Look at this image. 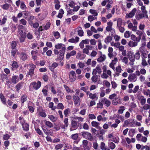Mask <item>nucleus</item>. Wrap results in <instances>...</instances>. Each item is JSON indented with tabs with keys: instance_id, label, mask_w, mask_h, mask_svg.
I'll list each match as a JSON object with an SVG mask.
<instances>
[{
	"instance_id": "nucleus-1",
	"label": "nucleus",
	"mask_w": 150,
	"mask_h": 150,
	"mask_svg": "<svg viewBox=\"0 0 150 150\" xmlns=\"http://www.w3.org/2000/svg\"><path fill=\"white\" fill-rule=\"evenodd\" d=\"M55 47L57 49H60V54L57 56V58L55 59L56 61H57L58 60H62L64 58L65 51L66 48L65 45L62 43L58 44L55 45Z\"/></svg>"
},
{
	"instance_id": "nucleus-2",
	"label": "nucleus",
	"mask_w": 150,
	"mask_h": 150,
	"mask_svg": "<svg viewBox=\"0 0 150 150\" xmlns=\"http://www.w3.org/2000/svg\"><path fill=\"white\" fill-rule=\"evenodd\" d=\"M30 67V69L28 72L27 74V76L28 77L29 76H30L32 77L34 73V70L36 67V66L33 64H29Z\"/></svg>"
},
{
	"instance_id": "nucleus-3",
	"label": "nucleus",
	"mask_w": 150,
	"mask_h": 150,
	"mask_svg": "<svg viewBox=\"0 0 150 150\" xmlns=\"http://www.w3.org/2000/svg\"><path fill=\"white\" fill-rule=\"evenodd\" d=\"M82 136L85 138L91 141L93 139V136L90 133L87 132H82Z\"/></svg>"
},
{
	"instance_id": "nucleus-4",
	"label": "nucleus",
	"mask_w": 150,
	"mask_h": 150,
	"mask_svg": "<svg viewBox=\"0 0 150 150\" xmlns=\"http://www.w3.org/2000/svg\"><path fill=\"white\" fill-rule=\"evenodd\" d=\"M79 125L77 122L74 120H72L71 121V127L70 128V130L72 131L76 130L79 127Z\"/></svg>"
},
{
	"instance_id": "nucleus-5",
	"label": "nucleus",
	"mask_w": 150,
	"mask_h": 150,
	"mask_svg": "<svg viewBox=\"0 0 150 150\" xmlns=\"http://www.w3.org/2000/svg\"><path fill=\"white\" fill-rule=\"evenodd\" d=\"M41 83L40 81H38L37 83L34 81L31 83L30 84V86H32L34 89L37 90L41 86Z\"/></svg>"
},
{
	"instance_id": "nucleus-6",
	"label": "nucleus",
	"mask_w": 150,
	"mask_h": 150,
	"mask_svg": "<svg viewBox=\"0 0 150 150\" xmlns=\"http://www.w3.org/2000/svg\"><path fill=\"white\" fill-rule=\"evenodd\" d=\"M69 79L71 82H74L76 80V76L74 71H71L69 72Z\"/></svg>"
},
{
	"instance_id": "nucleus-7",
	"label": "nucleus",
	"mask_w": 150,
	"mask_h": 150,
	"mask_svg": "<svg viewBox=\"0 0 150 150\" xmlns=\"http://www.w3.org/2000/svg\"><path fill=\"white\" fill-rule=\"evenodd\" d=\"M135 18L137 20H139L143 18H147L148 16L147 14H146L143 13L136 14L135 15Z\"/></svg>"
},
{
	"instance_id": "nucleus-8",
	"label": "nucleus",
	"mask_w": 150,
	"mask_h": 150,
	"mask_svg": "<svg viewBox=\"0 0 150 150\" xmlns=\"http://www.w3.org/2000/svg\"><path fill=\"white\" fill-rule=\"evenodd\" d=\"M124 123L126 125H128L129 127H133L134 126V122L133 119H128L125 120Z\"/></svg>"
},
{
	"instance_id": "nucleus-9",
	"label": "nucleus",
	"mask_w": 150,
	"mask_h": 150,
	"mask_svg": "<svg viewBox=\"0 0 150 150\" xmlns=\"http://www.w3.org/2000/svg\"><path fill=\"white\" fill-rule=\"evenodd\" d=\"M137 11V10L136 8H133L129 13L126 14V17L127 18L133 17L134 16Z\"/></svg>"
},
{
	"instance_id": "nucleus-10",
	"label": "nucleus",
	"mask_w": 150,
	"mask_h": 150,
	"mask_svg": "<svg viewBox=\"0 0 150 150\" xmlns=\"http://www.w3.org/2000/svg\"><path fill=\"white\" fill-rule=\"evenodd\" d=\"M128 79L130 81L135 82L137 80V77L135 74H132L129 75Z\"/></svg>"
},
{
	"instance_id": "nucleus-11",
	"label": "nucleus",
	"mask_w": 150,
	"mask_h": 150,
	"mask_svg": "<svg viewBox=\"0 0 150 150\" xmlns=\"http://www.w3.org/2000/svg\"><path fill=\"white\" fill-rule=\"evenodd\" d=\"M102 102L103 103V104L105 105L107 107H109L111 104L110 101L105 98H104L102 99Z\"/></svg>"
},
{
	"instance_id": "nucleus-12",
	"label": "nucleus",
	"mask_w": 150,
	"mask_h": 150,
	"mask_svg": "<svg viewBox=\"0 0 150 150\" xmlns=\"http://www.w3.org/2000/svg\"><path fill=\"white\" fill-rule=\"evenodd\" d=\"M73 98L74 104L79 105L81 103V100L79 97L78 96H74Z\"/></svg>"
},
{
	"instance_id": "nucleus-13",
	"label": "nucleus",
	"mask_w": 150,
	"mask_h": 150,
	"mask_svg": "<svg viewBox=\"0 0 150 150\" xmlns=\"http://www.w3.org/2000/svg\"><path fill=\"white\" fill-rule=\"evenodd\" d=\"M91 125L92 126L95 127L97 129H101L102 127L100 126V123L97 122L93 121L91 122Z\"/></svg>"
},
{
	"instance_id": "nucleus-14",
	"label": "nucleus",
	"mask_w": 150,
	"mask_h": 150,
	"mask_svg": "<svg viewBox=\"0 0 150 150\" xmlns=\"http://www.w3.org/2000/svg\"><path fill=\"white\" fill-rule=\"evenodd\" d=\"M19 57L23 61H25L28 58V55L24 52H21L19 54Z\"/></svg>"
},
{
	"instance_id": "nucleus-15",
	"label": "nucleus",
	"mask_w": 150,
	"mask_h": 150,
	"mask_svg": "<svg viewBox=\"0 0 150 150\" xmlns=\"http://www.w3.org/2000/svg\"><path fill=\"white\" fill-rule=\"evenodd\" d=\"M122 100L120 99L119 97H116L113 100L112 103L113 105H116L118 104H120L121 103Z\"/></svg>"
},
{
	"instance_id": "nucleus-16",
	"label": "nucleus",
	"mask_w": 150,
	"mask_h": 150,
	"mask_svg": "<svg viewBox=\"0 0 150 150\" xmlns=\"http://www.w3.org/2000/svg\"><path fill=\"white\" fill-rule=\"evenodd\" d=\"M42 129L44 133L47 136L52 135V133L49 130H48L46 127L44 126H42Z\"/></svg>"
},
{
	"instance_id": "nucleus-17",
	"label": "nucleus",
	"mask_w": 150,
	"mask_h": 150,
	"mask_svg": "<svg viewBox=\"0 0 150 150\" xmlns=\"http://www.w3.org/2000/svg\"><path fill=\"white\" fill-rule=\"evenodd\" d=\"M88 142L86 140H84L83 141V146L84 150H89L90 148L88 146Z\"/></svg>"
},
{
	"instance_id": "nucleus-18",
	"label": "nucleus",
	"mask_w": 150,
	"mask_h": 150,
	"mask_svg": "<svg viewBox=\"0 0 150 150\" xmlns=\"http://www.w3.org/2000/svg\"><path fill=\"white\" fill-rule=\"evenodd\" d=\"M18 76H13L11 79V81L12 83L14 84L16 83L18 81Z\"/></svg>"
},
{
	"instance_id": "nucleus-19",
	"label": "nucleus",
	"mask_w": 150,
	"mask_h": 150,
	"mask_svg": "<svg viewBox=\"0 0 150 150\" xmlns=\"http://www.w3.org/2000/svg\"><path fill=\"white\" fill-rule=\"evenodd\" d=\"M85 56V55L84 54H82L81 52H79L77 54L76 56V58L77 59L82 60L84 59Z\"/></svg>"
},
{
	"instance_id": "nucleus-20",
	"label": "nucleus",
	"mask_w": 150,
	"mask_h": 150,
	"mask_svg": "<svg viewBox=\"0 0 150 150\" xmlns=\"http://www.w3.org/2000/svg\"><path fill=\"white\" fill-rule=\"evenodd\" d=\"M38 53V52L37 51L33 50L31 52V55L32 56V58L34 60H35L37 58V54Z\"/></svg>"
},
{
	"instance_id": "nucleus-21",
	"label": "nucleus",
	"mask_w": 150,
	"mask_h": 150,
	"mask_svg": "<svg viewBox=\"0 0 150 150\" xmlns=\"http://www.w3.org/2000/svg\"><path fill=\"white\" fill-rule=\"evenodd\" d=\"M76 54V51L75 50H73L70 53H67L66 55L67 59H69L72 56H74Z\"/></svg>"
},
{
	"instance_id": "nucleus-22",
	"label": "nucleus",
	"mask_w": 150,
	"mask_h": 150,
	"mask_svg": "<svg viewBox=\"0 0 150 150\" xmlns=\"http://www.w3.org/2000/svg\"><path fill=\"white\" fill-rule=\"evenodd\" d=\"M131 38L133 41L138 42H139L141 38H137L134 35L132 34L131 35Z\"/></svg>"
},
{
	"instance_id": "nucleus-23",
	"label": "nucleus",
	"mask_w": 150,
	"mask_h": 150,
	"mask_svg": "<svg viewBox=\"0 0 150 150\" xmlns=\"http://www.w3.org/2000/svg\"><path fill=\"white\" fill-rule=\"evenodd\" d=\"M0 98L3 104L8 106L6 103V99L4 96L2 94H0Z\"/></svg>"
},
{
	"instance_id": "nucleus-24",
	"label": "nucleus",
	"mask_w": 150,
	"mask_h": 150,
	"mask_svg": "<svg viewBox=\"0 0 150 150\" xmlns=\"http://www.w3.org/2000/svg\"><path fill=\"white\" fill-rule=\"evenodd\" d=\"M79 37L76 36L75 38V39L71 38L69 39L68 41L70 42L71 43H76L79 42Z\"/></svg>"
},
{
	"instance_id": "nucleus-25",
	"label": "nucleus",
	"mask_w": 150,
	"mask_h": 150,
	"mask_svg": "<svg viewBox=\"0 0 150 150\" xmlns=\"http://www.w3.org/2000/svg\"><path fill=\"white\" fill-rule=\"evenodd\" d=\"M99 79V76H93L91 78V81L94 83L98 81Z\"/></svg>"
},
{
	"instance_id": "nucleus-26",
	"label": "nucleus",
	"mask_w": 150,
	"mask_h": 150,
	"mask_svg": "<svg viewBox=\"0 0 150 150\" xmlns=\"http://www.w3.org/2000/svg\"><path fill=\"white\" fill-rule=\"evenodd\" d=\"M22 83H19L17 84L15 86L16 91L18 92H19V90L21 89L22 86Z\"/></svg>"
},
{
	"instance_id": "nucleus-27",
	"label": "nucleus",
	"mask_w": 150,
	"mask_h": 150,
	"mask_svg": "<svg viewBox=\"0 0 150 150\" xmlns=\"http://www.w3.org/2000/svg\"><path fill=\"white\" fill-rule=\"evenodd\" d=\"M137 42H134L132 41H130L128 43V45L131 47H133L137 46Z\"/></svg>"
},
{
	"instance_id": "nucleus-28",
	"label": "nucleus",
	"mask_w": 150,
	"mask_h": 150,
	"mask_svg": "<svg viewBox=\"0 0 150 150\" xmlns=\"http://www.w3.org/2000/svg\"><path fill=\"white\" fill-rule=\"evenodd\" d=\"M64 87L66 90V91L68 93H72L74 92V91L70 89L69 87L68 86H67L65 85H63Z\"/></svg>"
},
{
	"instance_id": "nucleus-29",
	"label": "nucleus",
	"mask_w": 150,
	"mask_h": 150,
	"mask_svg": "<svg viewBox=\"0 0 150 150\" xmlns=\"http://www.w3.org/2000/svg\"><path fill=\"white\" fill-rule=\"evenodd\" d=\"M97 95L96 93L92 94V93H91L89 94V97L92 99L96 98V100H97L98 98Z\"/></svg>"
},
{
	"instance_id": "nucleus-30",
	"label": "nucleus",
	"mask_w": 150,
	"mask_h": 150,
	"mask_svg": "<svg viewBox=\"0 0 150 150\" xmlns=\"http://www.w3.org/2000/svg\"><path fill=\"white\" fill-rule=\"evenodd\" d=\"M24 130L26 131H28L29 129V125L27 123H24L22 125Z\"/></svg>"
},
{
	"instance_id": "nucleus-31",
	"label": "nucleus",
	"mask_w": 150,
	"mask_h": 150,
	"mask_svg": "<svg viewBox=\"0 0 150 150\" xmlns=\"http://www.w3.org/2000/svg\"><path fill=\"white\" fill-rule=\"evenodd\" d=\"M58 66V64L56 62H54L51 66L50 67V69L51 71H54V69L57 67Z\"/></svg>"
},
{
	"instance_id": "nucleus-32",
	"label": "nucleus",
	"mask_w": 150,
	"mask_h": 150,
	"mask_svg": "<svg viewBox=\"0 0 150 150\" xmlns=\"http://www.w3.org/2000/svg\"><path fill=\"white\" fill-rule=\"evenodd\" d=\"M112 38L110 36H108L104 40V42L106 43H109L112 40Z\"/></svg>"
},
{
	"instance_id": "nucleus-33",
	"label": "nucleus",
	"mask_w": 150,
	"mask_h": 150,
	"mask_svg": "<svg viewBox=\"0 0 150 150\" xmlns=\"http://www.w3.org/2000/svg\"><path fill=\"white\" fill-rule=\"evenodd\" d=\"M106 59V57L105 55H103L102 56H100L97 59V61L98 62H102L104 61Z\"/></svg>"
},
{
	"instance_id": "nucleus-34",
	"label": "nucleus",
	"mask_w": 150,
	"mask_h": 150,
	"mask_svg": "<svg viewBox=\"0 0 150 150\" xmlns=\"http://www.w3.org/2000/svg\"><path fill=\"white\" fill-rule=\"evenodd\" d=\"M17 42L15 41H12L11 44V49H16Z\"/></svg>"
},
{
	"instance_id": "nucleus-35",
	"label": "nucleus",
	"mask_w": 150,
	"mask_h": 150,
	"mask_svg": "<svg viewBox=\"0 0 150 150\" xmlns=\"http://www.w3.org/2000/svg\"><path fill=\"white\" fill-rule=\"evenodd\" d=\"M139 100H140V103L142 105H144L146 101V99L143 96H142L140 98H139Z\"/></svg>"
},
{
	"instance_id": "nucleus-36",
	"label": "nucleus",
	"mask_w": 150,
	"mask_h": 150,
	"mask_svg": "<svg viewBox=\"0 0 150 150\" xmlns=\"http://www.w3.org/2000/svg\"><path fill=\"white\" fill-rule=\"evenodd\" d=\"M129 59L130 61L132 62L131 64L132 65H133V62L135 61V59L134 56L133 55H130L129 56Z\"/></svg>"
},
{
	"instance_id": "nucleus-37",
	"label": "nucleus",
	"mask_w": 150,
	"mask_h": 150,
	"mask_svg": "<svg viewBox=\"0 0 150 150\" xmlns=\"http://www.w3.org/2000/svg\"><path fill=\"white\" fill-rule=\"evenodd\" d=\"M48 118L53 122H56L57 120V118L53 115H49Z\"/></svg>"
},
{
	"instance_id": "nucleus-38",
	"label": "nucleus",
	"mask_w": 150,
	"mask_h": 150,
	"mask_svg": "<svg viewBox=\"0 0 150 150\" xmlns=\"http://www.w3.org/2000/svg\"><path fill=\"white\" fill-rule=\"evenodd\" d=\"M79 137V135L78 133L72 134L71 136V138L74 140H76Z\"/></svg>"
},
{
	"instance_id": "nucleus-39",
	"label": "nucleus",
	"mask_w": 150,
	"mask_h": 150,
	"mask_svg": "<svg viewBox=\"0 0 150 150\" xmlns=\"http://www.w3.org/2000/svg\"><path fill=\"white\" fill-rule=\"evenodd\" d=\"M109 147L112 149H114L115 147V144L112 142H109L108 144Z\"/></svg>"
},
{
	"instance_id": "nucleus-40",
	"label": "nucleus",
	"mask_w": 150,
	"mask_h": 150,
	"mask_svg": "<svg viewBox=\"0 0 150 150\" xmlns=\"http://www.w3.org/2000/svg\"><path fill=\"white\" fill-rule=\"evenodd\" d=\"M21 102L23 103L27 100V96L26 95H24L22 96L21 97Z\"/></svg>"
},
{
	"instance_id": "nucleus-41",
	"label": "nucleus",
	"mask_w": 150,
	"mask_h": 150,
	"mask_svg": "<svg viewBox=\"0 0 150 150\" xmlns=\"http://www.w3.org/2000/svg\"><path fill=\"white\" fill-rule=\"evenodd\" d=\"M134 56L135 59L137 60H139L140 59V55L139 53V51H138L137 50Z\"/></svg>"
},
{
	"instance_id": "nucleus-42",
	"label": "nucleus",
	"mask_w": 150,
	"mask_h": 150,
	"mask_svg": "<svg viewBox=\"0 0 150 150\" xmlns=\"http://www.w3.org/2000/svg\"><path fill=\"white\" fill-rule=\"evenodd\" d=\"M137 51H139V53H140V52L141 54H142L143 53L145 52H147L145 48L144 47H140L139 50Z\"/></svg>"
},
{
	"instance_id": "nucleus-43",
	"label": "nucleus",
	"mask_w": 150,
	"mask_h": 150,
	"mask_svg": "<svg viewBox=\"0 0 150 150\" xmlns=\"http://www.w3.org/2000/svg\"><path fill=\"white\" fill-rule=\"evenodd\" d=\"M45 124L50 128H51L53 126V125L50 122L47 121H45Z\"/></svg>"
},
{
	"instance_id": "nucleus-44",
	"label": "nucleus",
	"mask_w": 150,
	"mask_h": 150,
	"mask_svg": "<svg viewBox=\"0 0 150 150\" xmlns=\"http://www.w3.org/2000/svg\"><path fill=\"white\" fill-rule=\"evenodd\" d=\"M7 16L5 15L2 19V20H1V25H4L5 24L6 22V21L7 20Z\"/></svg>"
},
{
	"instance_id": "nucleus-45",
	"label": "nucleus",
	"mask_w": 150,
	"mask_h": 150,
	"mask_svg": "<svg viewBox=\"0 0 150 150\" xmlns=\"http://www.w3.org/2000/svg\"><path fill=\"white\" fill-rule=\"evenodd\" d=\"M125 107L123 106L120 107V109L118 111V113L121 114L123 113L124 111L125 110Z\"/></svg>"
},
{
	"instance_id": "nucleus-46",
	"label": "nucleus",
	"mask_w": 150,
	"mask_h": 150,
	"mask_svg": "<svg viewBox=\"0 0 150 150\" xmlns=\"http://www.w3.org/2000/svg\"><path fill=\"white\" fill-rule=\"evenodd\" d=\"M122 19L120 18H119L117 19V27L121 26L122 25Z\"/></svg>"
},
{
	"instance_id": "nucleus-47",
	"label": "nucleus",
	"mask_w": 150,
	"mask_h": 150,
	"mask_svg": "<svg viewBox=\"0 0 150 150\" xmlns=\"http://www.w3.org/2000/svg\"><path fill=\"white\" fill-rule=\"evenodd\" d=\"M103 103L102 102V99L99 100V103L97 104V107L98 108H102L103 107Z\"/></svg>"
},
{
	"instance_id": "nucleus-48",
	"label": "nucleus",
	"mask_w": 150,
	"mask_h": 150,
	"mask_svg": "<svg viewBox=\"0 0 150 150\" xmlns=\"http://www.w3.org/2000/svg\"><path fill=\"white\" fill-rule=\"evenodd\" d=\"M12 67L15 69H17L18 67L17 62L15 61H13L12 64Z\"/></svg>"
},
{
	"instance_id": "nucleus-49",
	"label": "nucleus",
	"mask_w": 150,
	"mask_h": 150,
	"mask_svg": "<svg viewBox=\"0 0 150 150\" xmlns=\"http://www.w3.org/2000/svg\"><path fill=\"white\" fill-rule=\"evenodd\" d=\"M1 6L3 9L4 10H7L9 8V4L6 3L2 5Z\"/></svg>"
},
{
	"instance_id": "nucleus-50",
	"label": "nucleus",
	"mask_w": 150,
	"mask_h": 150,
	"mask_svg": "<svg viewBox=\"0 0 150 150\" xmlns=\"http://www.w3.org/2000/svg\"><path fill=\"white\" fill-rule=\"evenodd\" d=\"M96 70L97 71V72L98 74H100L101 73L102 71L99 65H98L96 68Z\"/></svg>"
},
{
	"instance_id": "nucleus-51",
	"label": "nucleus",
	"mask_w": 150,
	"mask_h": 150,
	"mask_svg": "<svg viewBox=\"0 0 150 150\" xmlns=\"http://www.w3.org/2000/svg\"><path fill=\"white\" fill-rule=\"evenodd\" d=\"M89 12L93 14L94 16H96L98 15V13L95 10L91 9L89 10Z\"/></svg>"
},
{
	"instance_id": "nucleus-52",
	"label": "nucleus",
	"mask_w": 150,
	"mask_h": 150,
	"mask_svg": "<svg viewBox=\"0 0 150 150\" xmlns=\"http://www.w3.org/2000/svg\"><path fill=\"white\" fill-rule=\"evenodd\" d=\"M19 22L22 25H26L27 21L25 19L23 18L21 19V20H20L19 21Z\"/></svg>"
},
{
	"instance_id": "nucleus-53",
	"label": "nucleus",
	"mask_w": 150,
	"mask_h": 150,
	"mask_svg": "<svg viewBox=\"0 0 150 150\" xmlns=\"http://www.w3.org/2000/svg\"><path fill=\"white\" fill-rule=\"evenodd\" d=\"M58 95L60 96V97L62 98L64 95V93L62 92L61 90L60 89H58L57 91Z\"/></svg>"
},
{
	"instance_id": "nucleus-54",
	"label": "nucleus",
	"mask_w": 150,
	"mask_h": 150,
	"mask_svg": "<svg viewBox=\"0 0 150 150\" xmlns=\"http://www.w3.org/2000/svg\"><path fill=\"white\" fill-rule=\"evenodd\" d=\"M63 145L61 144H59L56 145L55 146V150H57L61 149L63 147Z\"/></svg>"
},
{
	"instance_id": "nucleus-55",
	"label": "nucleus",
	"mask_w": 150,
	"mask_h": 150,
	"mask_svg": "<svg viewBox=\"0 0 150 150\" xmlns=\"http://www.w3.org/2000/svg\"><path fill=\"white\" fill-rule=\"evenodd\" d=\"M79 28L81 29L78 30V35L79 36L81 37L83 36V32L82 29V28L81 27H79Z\"/></svg>"
},
{
	"instance_id": "nucleus-56",
	"label": "nucleus",
	"mask_w": 150,
	"mask_h": 150,
	"mask_svg": "<svg viewBox=\"0 0 150 150\" xmlns=\"http://www.w3.org/2000/svg\"><path fill=\"white\" fill-rule=\"evenodd\" d=\"M11 54L12 56L15 57L17 52L16 49H11Z\"/></svg>"
},
{
	"instance_id": "nucleus-57",
	"label": "nucleus",
	"mask_w": 150,
	"mask_h": 150,
	"mask_svg": "<svg viewBox=\"0 0 150 150\" xmlns=\"http://www.w3.org/2000/svg\"><path fill=\"white\" fill-rule=\"evenodd\" d=\"M142 6L141 8V10H142V13H144L145 14H147V12L145 10V7L144 6Z\"/></svg>"
},
{
	"instance_id": "nucleus-58",
	"label": "nucleus",
	"mask_w": 150,
	"mask_h": 150,
	"mask_svg": "<svg viewBox=\"0 0 150 150\" xmlns=\"http://www.w3.org/2000/svg\"><path fill=\"white\" fill-rule=\"evenodd\" d=\"M141 64L143 67L146 66L148 65L146 60L144 58L142 59Z\"/></svg>"
},
{
	"instance_id": "nucleus-59",
	"label": "nucleus",
	"mask_w": 150,
	"mask_h": 150,
	"mask_svg": "<svg viewBox=\"0 0 150 150\" xmlns=\"http://www.w3.org/2000/svg\"><path fill=\"white\" fill-rule=\"evenodd\" d=\"M70 112V109L68 108L67 109H66L64 111V114L65 115V117H67V115L69 114V112Z\"/></svg>"
},
{
	"instance_id": "nucleus-60",
	"label": "nucleus",
	"mask_w": 150,
	"mask_h": 150,
	"mask_svg": "<svg viewBox=\"0 0 150 150\" xmlns=\"http://www.w3.org/2000/svg\"><path fill=\"white\" fill-rule=\"evenodd\" d=\"M58 108L60 109L63 110L64 108V107L62 104L61 103H59L57 105Z\"/></svg>"
},
{
	"instance_id": "nucleus-61",
	"label": "nucleus",
	"mask_w": 150,
	"mask_h": 150,
	"mask_svg": "<svg viewBox=\"0 0 150 150\" xmlns=\"http://www.w3.org/2000/svg\"><path fill=\"white\" fill-rule=\"evenodd\" d=\"M96 135L97 137L99 138L100 140H103V136L101 134H100V132L98 131L97 132Z\"/></svg>"
},
{
	"instance_id": "nucleus-62",
	"label": "nucleus",
	"mask_w": 150,
	"mask_h": 150,
	"mask_svg": "<svg viewBox=\"0 0 150 150\" xmlns=\"http://www.w3.org/2000/svg\"><path fill=\"white\" fill-rule=\"evenodd\" d=\"M54 35L56 39L59 38L60 37V34L58 32H55L54 33Z\"/></svg>"
},
{
	"instance_id": "nucleus-63",
	"label": "nucleus",
	"mask_w": 150,
	"mask_h": 150,
	"mask_svg": "<svg viewBox=\"0 0 150 150\" xmlns=\"http://www.w3.org/2000/svg\"><path fill=\"white\" fill-rule=\"evenodd\" d=\"M88 116L89 118L91 120H94L96 118V116L93 114H89Z\"/></svg>"
},
{
	"instance_id": "nucleus-64",
	"label": "nucleus",
	"mask_w": 150,
	"mask_h": 150,
	"mask_svg": "<svg viewBox=\"0 0 150 150\" xmlns=\"http://www.w3.org/2000/svg\"><path fill=\"white\" fill-rule=\"evenodd\" d=\"M51 23L50 22H48L47 23L46 25L44 27V28L47 30L50 27Z\"/></svg>"
}]
</instances>
